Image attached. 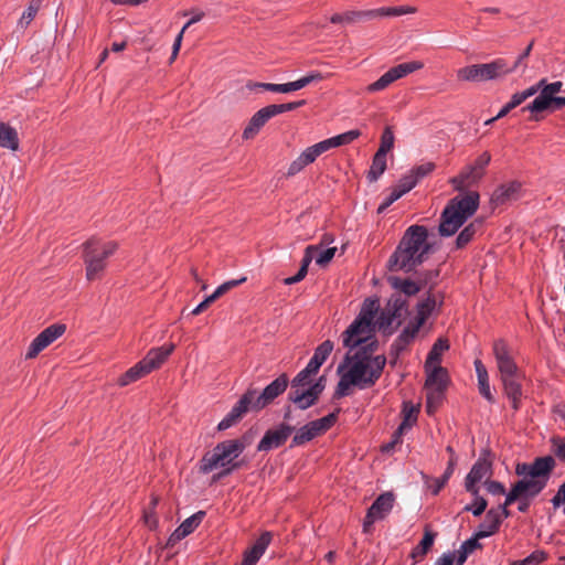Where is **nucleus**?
Returning <instances> with one entry per match:
<instances>
[{
    "mask_svg": "<svg viewBox=\"0 0 565 565\" xmlns=\"http://www.w3.org/2000/svg\"><path fill=\"white\" fill-rule=\"evenodd\" d=\"M433 253V244L428 242V230L424 225H411L404 232L395 250L386 263L391 273L411 274L424 264Z\"/></svg>",
    "mask_w": 565,
    "mask_h": 565,
    "instance_id": "1",
    "label": "nucleus"
},
{
    "mask_svg": "<svg viewBox=\"0 0 565 565\" xmlns=\"http://www.w3.org/2000/svg\"><path fill=\"white\" fill-rule=\"evenodd\" d=\"M555 467L556 461L552 456L536 457L532 462H519L516 465V476L527 477V482L533 484V487L526 490L524 495L518 500V510L521 513H526L532 500L546 488Z\"/></svg>",
    "mask_w": 565,
    "mask_h": 565,
    "instance_id": "2",
    "label": "nucleus"
},
{
    "mask_svg": "<svg viewBox=\"0 0 565 565\" xmlns=\"http://www.w3.org/2000/svg\"><path fill=\"white\" fill-rule=\"evenodd\" d=\"M480 195L470 191L448 201L439 217L438 234L441 237L455 235L479 207Z\"/></svg>",
    "mask_w": 565,
    "mask_h": 565,
    "instance_id": "3",
    "label": "nucleus"
},
{
    "mask_svg": "<svg viewBox=\"0 0 565 565\" xmlns=\"http://www.w3.org/2000/svg\"><path fill=\"white\" fill-rule=\"evenodd\" d=\"M82 246L87 280L92 281L100 278V275L107 267V259L118 248L117 242L103 241L93 236L83 243Z\"/></svg>",
    "mask_w": 565,
    "mask_h": 565,
    "instance_id": "4",
    "label": "nucleus"
},
{
    "mask_svg": "<svg viewBox=\"0 0 565 565\" xmlns=\"http://www.w3.org/2000/svg\"><path fill=\"white\" fill-rule=\"evenodd\" d=\"M510 74L508 62L504 58H495L489 63L472 64L457 71L459 81L481 83L495 81Z\"/></svg>",
    "mask_w": 565,
    "mask_h": 565,
    "instance_id": "5",
    "label": "nucleus"
},
{
    "mask_svg": "<svg viewBox=\"0 0 565 565\" xmlns=\"http://www.w3.org/2000/svg\"><path fill=\"white\" fill-rule=\"evenodd\" d=\"M491 161L488 151L482 152L471 164L466 166L458 175L451 178L449 183L456 191L462 192L477 184L484 175V170Z\"/></svg>",
    "mask_w": 565,
    "mask_h": 565,
    "instance_id": "6",
    "label": "nucleus"
},
{
    "mask_svg": "<svg viewBox=\"0 0 565 565\" xmlns=\"http://www.w3.org/2000/svg\"><path fill=\"white\" fill-rule=\"evenodd\" d=\"M256 393L257 390L248 387L246 392L239 397V399L234 404L232 409L226 414V416L218 423L217 430L222 431L233 427L239 423L248 412L262 411L255 405Z\"/></svg>",
    "mask_w": 565,
    "mask_h": 565,
    "instance_id": "7",
    "label": "nucleus"
},
{
    "mask_svg": "<svg viewBox=\"0 0 565 565\" xmlns=\"http://www.w3.org/2000/svg\"><path fill=\"white\" fill-rule=\"evenodd\" d=\"M215 450L220 452V456L225 463V469H222L213 477L214 481L230 476L233 471L238 470L246 465L245 459L236 460L243 454V450L233 439L218 443L215 446Z\"/></svg>",
    "mask_w": 565,
    "mask_h": 565,
    "instance_id": "8",
    "label": "nucleus"
},
{
    "mask_svg": "<svg viewBox=\"0 0 565 565\" xmlns=\"http://www.w3.org/2000/svg\"><path fill=\"white\" fill-rule=\"evenodd\" d=\"M340 380L334 390L333 399H340L350 395L351 386L360 390L370 388L371 386L363 376L362 366L360 364H350L341 372Z\"/></svg>",
    "mask_w": 565,
    "mask_h": 565,
    "instance_id": "9",
    "label": "nucleus"
},
{
    "mask_svg": "<svg viewBox=\"0 0 565 565\" xmlns=\"http://www.w3.org/2000/svg\"><path fill=\"white\" fill-rule=\"evenodd\" d=\"M424 67V64L419 61H412L398 64L396 66L391 67L386 73H384L377 81L370 84L366 87L369 93H375L385 89L395 81L407 76L408 74L418 71Z\"/></svg>",
    "mask_w": 565,
    "mask_h": 565,
    "instance_id": "10",
    "label": "nucleus"
},
{
    "mask_svg": "<svg viewBox=\"0 0 565 565\" xmlns=\"http://www.w3.org/2000/svg\"><path fill=\"white\" fill-rule=\"evenodd\" d=\"M295 430V426L281 422L264 434L257 445V451L268 452L273 449L282 447Z\"/></svg>",
    "mask_w": 565,
    "mask_h": 565,
    "instance_id": "11",
    "label": "nucleus"
},
{
    "mask_svg": "<svg viewBox=\"0 0 565 565\" xmlns=\"http://www.w3.org/2000/svg\"><path fill=\"white\" fill-rule=\"evenodd\" d=\"M367 339L363 344L356 347L355 352H348L342 362L339 364L337 369V373L341 374V372L350 364H360L362 366V371L366 369V362L370 361V356L373 355L374 352L379 349V340L374 337H365Z\"/></svg>",
    "mask_w": 565,
    "mask_h": 565,
    "instance_id": "12",
    "label": "nucleus"
},
{
    "mask_svg": "<svg viewBox=\"0 0 565 565\" xmlns=\"http://www.w3.org/2000/svg\"><path fill=\"white\" fill-rule=\"evenodd\" d=\"M492 352L497 362L500 376H513L520 372L515 363L510 345L504 339L494 340Z\"/></svg>",
    "mask_w": 565,
    "mask_h": 565,
    "instance_id": "13",
    "label": "nucleus"
},
{
    "mask_svg": "<svg viewBox=\"0 0 565 565\" xmlns=\"http://www.w3.org/2000/svg\"><path fill=\"white\" fill-rule=\"evenodd\" d=\"M444 305L443 294H434L433 287H429L427 297L416 305V316L412 323L417 326L419 329L425 324L431 313L438 308L440 309Z\"/></svg>",
    "mask_w": 565,
    "mask_h": 565,
    "instance_id": "14",
    "label": "nucleus"
},
{
    "mask_svg": "<svg viewBox=\"0 0 565 565\" xmlns=\"http://www.w3.org/2000/svg\"><path fill=\"white\" fill-rule=\"evenodd\" d=\"M376 327L369 324L367 322L355 318L353 322L342 333V342L345 348L350 350L355 349L363 344L367 339H363V334H370L375 331Z\"/></svg>",
    "mask_w": 565,
    "mask_h": 565,
    "instance_id": "15",
    "label": "nucleus"
},
{
    "mask_svg": "<svg viewBox=\"0 0 565 565\" xmlns=\"http://www.w3.org/2000/svg\"><path fill=\"white\" fill-rule=\"evenodd\" d=\"M289 377L286 373L280 374L271 383H269L260 394L256 393V407L264 409L269 406L278 396L287 390Z\"/></svg>",
    "mask_w": 565,
    "mask_h": 565,
    "instance_id": "16",
    "label": "nucleus"
},
{
    "mask_svg": "<svg viewBox=\"0 0 565 565\" xmlns=\"http://www.w3.org/2000/svg\"><path fill=\"white\" fill-rule=\"evenodd\" d=\"M324 148L320 142L306 148L288 167L286 177L290 178L301 172L306 167L313 163L319 156L324 153Z\"/></svg>",
    "mask_w": 565,
    "mask_h": 565,
    "instance_id": "17",
    "label": "nucleus"
},
{
    "mask_svg": "<svg viewBox=\"0 0 565 565\" xmlns=\"http://www.w3.org/2000/svg\"><path fill=\"white\" fill-rule=\"evenodd\" d=\"M271 539L270 532H263L255 543L244 551L241 565H256L269 546Z\"/></svg>",
    "mask_w": 565,
    "mask_h": 565,
    "instance_id": "18",
    "label": "nucleus"
},
{
    "mask_svg": "<svg viewBox=\"0 0 565 565\" xmlns=\"http://www.w3.org/2000/svg\"><path fill=\"white\" fill-rule=\"evenodd\" d=\"M522 184L519 181H511L499 185L491 195V203L495 206L504 205L520 198Z\"/></svg>",
    "mask_w": 565,
    "mask_h": 565,
    "instance_id": "19",
    "label": "nucleus"
},
{
    "mask_svg": "<svg viewBox=\"0 0 565 565\" xmlns=\"http://www.w3.org/2000/svg\"><path fill=\"white\" fill-rule=\"evenodd\" d=\"M274 117L275 116L269 105L257 110L245 127L243 131V139L249 140L255 138L260 129L268 122V120Z\"/></svg>",
    "mask_w": 565,
    "mask_h": 565,
    "instance_id": "20",
    "label": "nucleus"
},
{
    "mask_svg": "<svg viewBox=\"0 0 565 565\" xmlns=\"http://www.w3.org/2000/svg\"><path fill=\"white\" fill-rule=\"evenodd\" d=\"M565 106V97L563 96H555L550 99H547V103H539V104H529L521 108L522 113L530 111V120L533 121H540L543 119V116L541 115L544 111H555Z\"/></svg>",
    "mask_w": 565,
    "mask_h": 565,
    "instance_id": "21",
    "label": "nucleus"
},
{
    "mask_svg": "<svg viewBox=\"0 0 565 565\" xmlns=\"http://www.w3.org/2000/svg\"><path fill=\"white\" fill-rule=\"evenodd\" d=\"M402 315L384 308L376 319V328L386 338L391 337L402 326Z\"/></svg>",
    "mask_w": 565,
    "mask_h": 565,
    "instance_id": "22",
    "label": "nucleus"
},
{
    "mask_svg": "<svg viewBox=\"0 0 565 565\" xmlns=\"http://www.w3.org/2000/svg\"><path fill=\"white\" fill-rule=\"evenodd\" d=\"M386 280L396 294H401L406 298L416 296L422 290L416 278L412 279L408 277L403 278L399 276L390 275L387 276Z\"/></svg>",
    "mask_w": 565,
    "mask_h": 565,
    "instance_id": "23",
    "label": "nucleus"
},
{
    "mask_svg": "<svg viewBox=\"0 0 565 565\" xmlns=\"http://www.w3.org/2000/svg\"><path fill=\"white\" fill-rule=\"evenodd\" d=\"M419 330L420 329L417 326L409 321L391 344L393 354L401 356V354L407 350L408 345L414 342Z\"/></svg>",
    "mask_w": 565,
    "mask_h": 565,
    "instance_id": "24",
    "label": "nucleus"
},
{
    "mask_svg": "<svg viewBox=\"0 0 565 565\" xmlns=\"http://www.w3.org/2000/svg\"><path fill=\"white\" fill-rule=\"evenodd\" d=\"M535 89V94L540 93L531 104L547 103V99L555 97L557 93L563 90V82L556 81L548 83L546 78H541L536 84L530 86Z\"/></svg>",
    "mask_w": 565,
    "mask_h": 565,
    "instance_id": "25",
    "label": "nucleus"
},
{
    "mask_svg": "<svg viewBox=\"0 0 565 565\" xmlns=\"http://www.w3.org/2000/svg\"><path fill=\"white\" fill-rule=\"evenodd\" d=\"M246 88L249 90H268L273 93H281L287 94L290 92L299 90L302 88L300 78L295 82H289L285 84H274V83H258V82H247Z\"/></svg>",
    "mask_w": 565,
    "mask_h": 565,
    "instance_id": "26",
    "label": "nucleus"
},
{
    "mask_svg": "<svg viewBox=\"0 0 565 565\" xmlns=\"http://www.w3.org/2000/svg\"><path fill=\"white\" fill-rule=\"evenodd\" d=\"M394 501L395 497L392 492L380 494L367 509L370 518L374 516L377 520H383L393 509Z\"/></svg>",
    "mask_w": 565,
    "mask_h": 565,
    "instance_id": "27",
    "label": "nucleus"
},
{
    "mask_svg": "<svg viewBox=\"0 0 565 565\" xmlns=\"http://www.w3.org/2000/svg\"><path fill=\"white\" fill-rule=\"evenodd\" d=\"M387 363V359L384 354L370 356V361L366 362V369L363 372V376L372 387L382 376L384 367Z\"/></svg>",
    "mask_w": 565,
    "mask_h": 565,
    "instance_id": "28",
    "label": "nucleus"
},
{
    "mask_svg": "<svg viewBox=\"0 0 565 565\" xmlns=\"http://www.w3.org/2000/svg\"><path fill=\"white\" fill-rule=\"evenodd\" d=\"M173 350L174 344L153 348L147 353L142 361L148 366V370L152 372L153 370L159 369L164 363V361L169 358Z\"/></svg>",
    "mask_w": 565,
    "mask_h": 565,
    "instance_id": "29",
    "label": "nucleus"
},
{
    "mask_svg": "<svg viewBox=\"0 0 565 565\" xmlns=\"http://www.w3.org/2000/svg\"><path fill=\"white\" fill-rule=\"evenodd\" d=\"M302 387L290 388L288 393V401L294 403L298 409L306 411L316 405L319 398L310 393V391L301 390Z\"/></svg>",
    "mask_w": 565,
    "mask_h": 565,
    "instance_id": "30",
    "label": "nucleus"
},
{
    "mask_svg": "<svg viewBox=\"0 0 565 565\" xmlns=\"http://www.w3.org/2000/svg\"><path fill=\"white\" fill-rule=\"evenodd\" d=\"M483 226L482 218H476L466 225L458 234L455 245L457 249L466 247L475 237V235L481 232Z\"/></svg>",
    "mask_w": 565,
    "mask_h": 565,
    "instance_id": "31",
    "label": "nucleus"
},
{
    "mask_svg": "<svg viewBox=\"0 0 565 565\" xmlns=\"http://www.w3.org/2000/svg\"><path fill=\"white\" fill-rule=\"evenodd\" d=\"M436 536H437V533H435L428 529H425V532H424V535H423L420 542L412 550L411 557L415 562H419V561L424 559L426 554L433 547Z\"/></svg>",
    "mask_w": 565,
    "mask_h": 565,
    "instance_id": "32",
    "label": "nucleus"
},
{
    "mask_svg": "<svg viewBox=\"0 0 565 565\" xmlns=\"http://www.w3.org/2000/svg\"><path fill=\"white\" fill-rule=\"evenodd\" d=\"M150 373V370H148V366L145 364V362L141 360L137 364H135L132 367L127 370L119 379H118V385L124 387L127 386L141 377L146 376Z\"/></svg>",
    "mask_w": 565,
    "mask_h": 565,
    "instance_id": "33",
    "label": "nucleus"
},
{
    "mask_svg": "<svg viewBox=\"0 0 565 565\" xmlns=\"http://www.w3.org/2000/svg\"><path fill=\"white\" fill-rule=\"evenodd\" d=\"M217 467L225 469V463L220 456V452L215 450V447L212 451H207L203 455L199 463V472L202 475H207Z\"/></svg>",
    "mask_w": 565,
    "mask_h": 565,
    "instance_id": "34",
    "label": "nucleus"
},
{
    "mask_svg": "<svg viewBox=\"0 0 565 565\" xmlns=\"http://www.w3.org/2000/svg\"><path fill=\"white\" fill-rule=\"evenodd\" d=\"M492 473V462L483 457H480L471 467L469 473L466 476L467 481L479 483L486 476Z\"/></svg>",
    "mask_w": 565,
    "mask_h": 565,
    "instance_id": "35",
    "label": "nucleus"
},
{
    "mask_svg": "<svg viewBox=\"0 0 565 565\" xmlns=\"http://www.w3.org/2000/svg\"><path fill=\"white\" fill-rule=\"evenodd\" d=\"M361 136V131L358 129L349 130L338 136L324 139L321 141L324 151H329L332 148L349 145Z\"/></svg>",
    "mask_w": 565,
    "mask_h": 565,
    "instance_id": "36",
    "label": "nucleus"
},
{
    "mask_svg": "<svg viewBox=\"0 0 565 565\" xmlns=\"http://www.w3.org/2000/svg\"><path fill=\"white\" fill-rule=\"evenodd\" d=\"M501 520L494 510H488L486 512L484 521L478 526L477 533H487L486 537L497 534L501 527Z\"/></svg>",
    "mask_w": 565,
    "mask_h": 565,
    "instance_id": "37",
    "label": "nucleus"
},
{
    "mask_svg": "<svg viewBox=\"0 0 565 565\" xmlns=\"http://www.w3.org/2000/svg\"><path fill=\"white\" fill-rule=\"evenodd\" d=\"M0 147L13 151L19 149L18 132L6 122H0Z\"/></svg>",
    "mask_w": 565,
    "mask_h": 565,
    "instance_id": "38",
    "label": "nucleus"
},
{
    "mask_svg": "<svg viewBox=\"0 0 565 565\" xmlns=\"http://www.w3.org/2000/svg\"><path fill=\"white\" fill-rule=\"evenodd\" d=\"M535 95L534 88H526L523 92H516L511 96V99L509 103H507L500 111L497 114V118H503L505 117L511 110L520 106L523 102H525L527 98Z\"/></svg>",
    "mask_w": 565,
    "mask_h": 565,
    "instance_id": "39",
    "label": "nucleus"
},
{
    "mask_svg": "<svg viewBox=\"0 0 565 565\" xmlns=\"http://www.w3.org/2000/svg\"><path fill=\"white\" fill-rule=\"evenodd\" d=\"M295 435L291 439L290 448L303 446L305 444L311 441L316 437H318L316 433V428L312 423L309 422L300 428L294 430Z\"/></svg>",
    "mask_w": 565,
    "mask_h": 565,
    "instance_id": "40",
    "label": "nucleus"
},
{
    "mask_svg": "<svg viewBox=\"0 0 565 565\" xmlns=\"http://www.w3.org/2000/svg\"><path fill=\"white\" fill-rule=\"evenodd\" d=\"M380 310L379 299L376 298H366L361 307V310L356 318L367 322L369 324L376 327V321L374 318Z\"/></svg>",
    "mask_w": 565,
    "mask_h": 565,
    "instance_id": "41",
    "label": "nucleus"
},
{
    "mask_svg": "<svg viewBox=\"0 0 565 565\" xmlns=\"http://www.w3.org/2000/svg\"><path fill=\"white\" fill-rule=\"evenodd\" d=\"M448 349H449L448 339H445V338L437 339L427 354L425 366L428 367L429 365H435V366L439 365L441 362L443 353L445 351H447Z\"/></svg>",
    "mask_w": 565,
    "mask_h": 565,
    "instance_id": "42",
    "label": "nucleus"
},
{
    "mask_svg": "<svg viewBox=\"0 0 565 565\" xmlns=\"http://www.w3.org/2000/svg\"><path fill=\"white\" fill-rule=\"evenodd\" d=\"M532 487L533 484L527 482V477H522L511 486L508 493L505 492V500L503 503L510 507L512 503L518 502V500L524 495V492L530 490Z\"/></svg>",
    "mask_w": 565,
    "mask_h": 565,
    "instance_id": "43",
    "label": "nucleus"
},
{
    "mask_svg": "<svg viewBox=\"0 0 565 565\" xmlns=\"http://www.w3.org/2000/svg\"><path fill=\"white\" fill-rule=\"evenodd\" d=\"M522 374L521 372L518 373V375L513 376H500L502 385H503V393L504 395L509 397H515V396H522Z\"/></svg>",
    "mask_w": 565,
    "mask_h": 565,
    "instance_id": "44",
    "label": "nucleus"
},
{
    "mask_svg": "<svg viewBox=\"0 0 565 565\" xmlns=\"http://www.w3.org/2000/svg\"><path fill=\"white\" fill-rule=\"evenodd\" d=\"M386 156L382 152H375L373 156L371 168L367 172V180L369 182H375L380 179V177L385 172L386 170Z\"/></svg>",
    "mask_w": 565,
    "mask_h": 565,
    "instance_id": "45",
    "label": "nucleus"
},
{
    "mask_svg": "<svg viewBox=\"0 0 565 565\" xmlns=\"http://www.w3.org/2000/svg\"><path fill=\"white\" fill-rule=\"evenodd\" d=\"M439 383L443 384V391H446L447 387V371L440 365L434 366V369L428 373L425 388L430 390L434 387H438Z\"/></svg>",
    "mask_w": 565,
    "mask_h": 565,
    "instance_id": "46",
    "label": "nucleus"
},
{
    "mask_svg": "<svg viewBox=\"0 0 565 565\" xmlns=\"http://www.w3.org/2000/svg\"><path fill=\"white\" fill-rule=\"evenodd\" d=\"M426 391V412L428 415H431L443 403L445 391H443V384L440 383L438 387Z\"/></svg>",
    "mask_w": 565,
    "mask_h": 565,
    "instance_id": "47",
    "label": "nucleus"
},
{
    "mask_svg": "<svg viewBox=\"0 0 565 565\" xmlns=\"http://www.w3.org/2000/svg\"><path fill=\"white\" fill-rule=\"evenodd\" d=\"M244 281H246V277H242L239 279H232V280H228V281H225L223 282L222 285H220L212 295L207 296L204 300H203V303L209 308V306L211 303H213L215 300H217L220 297H222L223 295H225L227 291H230L231 289L239 286L241 284H243Z\"/></svg>",
    "mask_w": 565,
    "mask_h": 565,
    "instance_id": "48",
    "label": "nucleus"
},
{
    "mask_svg": "<svg viewBox=\"0 0 565 565\" xmlns=\"http://www.w3.org/2000/svg\"><path fill=\"white\" fill-rule=\"evenodd\" d=\"M244 281H246V277H242L239 279H232V280H228V281H225L223 282L222 285H220L212 295L207 296L204 300H203V303L209 308V306L211 303H213L215 300H217L220 297H222L223 295H225L227 291H230L231 289L239 286L241 284H243Z\"/></svg>",
    "mask_w": 565,
    "mask_h": 565,
    "instance_id": "49",
    "label": "nucleus"
},
{
    "mask_svg": "<svg viewBox=\"0 0 565 565\" xmlns=\"http://www.w3.org/2000/svg\"><path fill=\"white\" fill-rule=\"evenodd\" d=\"M385 307L393 310L394 312L402 315L403 317L409 313L408 299L401 294H392Z\"/></svg>",
    "mask_w": 565,
    "mask_h": 565,
    "instance_id": "50",
    "label": "nucleus"
},
{
    "mask_svg": "<svg viewBox=\"0 0 565 565\" xmlns=\"http://www.w3.org/2000/svg\"><path fill=\"white\" fill-rule=\"evenodd\" d=\"M416 8L411 6H399V7H383L379 9H373L374 18L377 17H399L403 14L415 13Z\"/></svg>",
    "mask_w": 565,
    "mask_h": 565,
    "instance_id": "51",
    "label": "nucleus"
},
{
    "mask_svg": "<svg viewBox=\"0 0 565 565\" xmlns=\"http://www.w3.org/2000/svg\"><path fill=\"white\" fill-rule=\"evenodd\" d=\"M340 408H337L334 412L328 414L322 418L311 420L318 436H321L324 433H327L337 423Z\"/></svg>",
    "mask_w": 565,
    "mask_h": 565,
    "instance_id": "52",
    "label": "nucleus"
},
{
    "mask_svg": "<svg viewBox=\"0 0 565 565\" xmlns=\"http://www.w3.org/2000/svg\"><path fill=\"white\" fill-rule=\"evenodd\" d=\"M455 468L456 467H454V460H448V463H447V467H446L444 473L439 478L434 479V483H433V486H430L433 495L439 494V492L443 490V488L447 484V482L451 478V476L455 471Z\"/></svg>",
    "mask_w": 565,
    "mask_h": 565,
    "instance_id": "53",
    "label": "nucleus"
},
{
    "mask_svg": "<svg viewBox=\"0 0 565 565\" xmlns=\"http://www.w3.org/2000/svg\"><path fill=\"white\" fill-rule=\"evenodd\" d=\"M51 343L47 341V339L44 338V335L40 332L30 343L25 353V359L31 360L36 358Z\"/></svg>",
    "mask_w": 565,
    "mask_h": 565,
    "instance_id": "54",
    "label": "nucleus"
},
{
    "mask_svg": "<svg viewBox=\"0 0 565 565\" xmlns=\"http://www.w3.org/2000/svg\"><path fill=\"white\" fill-rule=\"evenodd\" d=\"M413 273H414L415 278L418 281L422 289H424L428 285H429V287L434 288L436 285V279L439 276V269H430V270H422V271H417L415 269V271H413Z\"/></svg>",
    "mask_w": 565,
    "mask_h": 565,
    "instance_id": "55",
    "label": "nucleus"
},
{
    "mask_svg": "<svg viewBox=\"0 0 565 565\" xmlns=\"http://www.w3.org/2000/svg\"><path fill=\"white\" fill-rule=\"evenodd\" d=\"M418 412H419V409L416 406H414L412 403L404 402L403 411H402V413L404 415V419L398 427H401L403 429L411 428L412 425L414 423H416V420H417Z\"/></svg>",
    "mask_w": 565,
    "mask_h": 565,
    "instance_id": "56",
    "label": "nucleus"
},
{
    "mask_svg": "<svg viewBox=\"0 0 565 565\" xmlns=\"http://www.w3.org/2000/svg\"><path fill=\"white\" fill-rule=\"evenodd\" d=\"M374 19L372 10H351L344 12V23L354 24L362 21Z\"/></svg>",
    "mask_w": 565,
    "mask_h": 565,
    "instance_id": "57",
    "label": "nucleus"
},
{
    "mask_svg": "<svg viewBox=\"0 0 565 565\" xmlns=\"http://www.w3.org/2000/svg\"><path fill=\"white\" fill-rule=\"evenodd\" d=\"M205 514V511H198L196 513L185 519L179 526L182 529L183 533L190 535L201 524Z\"/></svg>",
    "mask_w": 565,
    "mask_h": 565,
    "instance_id": "58",
    "label": "nucleus"
},
{
    "mask_svg": "<svg viewBox=\"0 0 565 565\" xmlns=\"http://www.w3.org/2000/svg\"><path fill=\"white\" fill-rule=\"evenodd\" d=\"M394 141H395V137H394L393 128L391 126H386L382 132L381 142H380L377 152L387 154L393 149Z\"/></svg>",
    "mask_w": 565,
    "mask_h": 565,
    "instance_id": "59",
    "label": "nucleus"
},
{
    "mask_svg": "<svg viewBox=\"0 0 565 565\" xmlns=\"http://www.w3.org/2000/svg\"><path fill=\"white\" fill-rule=\"evenodd\" d=\"M486 533H477L475 532L472 536L466 540L460 548H462L468 555L472 554L477 550L482 548V544L479 542L482 539H486Z\"/></svg>",
    "mask_w": 565,
    "mask_h": 565,
    "instance_id": "60",
    "label": "nucleus"
},
{
    "mask_svg": "<svg viewBox=\"0 0 565 565\" xmlns=\"http://www.w3.org/2000/svg\"><path fill=\"white\" fill-rule=\"evenodd\" d=\"M316 373H312L309 369L305 367L301 370L290 382L292 388L295 387H306L311 384L312 376Z\"/></svg>",
    "mask_w": 565,
    "mask_h": 565,
    "instance_id": "61",
    "label": "nucleus"
},
{
    "mask_svg": "<svg viewBox=\"0 0 565 565\" xmlns=\"http://www.w3.org/2000/svg\"><path fill=\"white\" fill-rule=\"evenodd\" d=\"M488 501L484 498L473 499L471 503L463 507V512H471L473 516H481L487 512Z\"/></svg>",
    "mask_w": 565,
    "mask_h": 565,
    "instance_id": "62",
    "label": "nucleus"
},
{
    "mask_svg": "<svg viewBox=\"0 0 565 565\" xmlns=\"http://www.w3.org/2000/svg\"><path fill=\"white\" fill-rule=\"evenodd\" d=\"M333 347L334 345L331 340L323 341L316 348L312 358H315L319 363L323 364L328 356L331 354Z\"/></svg>",
    "mask_w": 565,
    "mask_h": 565,
    "instance_id": "63",
    "label": "nucleus"
},
{
    "mask_svg": "<svg viewBox=\"0 0 565 565\" xmlns=\"http://www.w3.org/2000/svg\"><path fill=\"white\" fill-rule=\"evenodd\" d=\"M552 451L562 461H565V437L553 436L551 438Z\"/></svg>",
    "mask_w": 565,
    "mask_h": 565,
    "instance_id": "64",
    "label": "nucleus"
}]
</instances>
